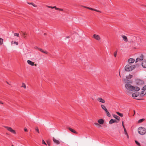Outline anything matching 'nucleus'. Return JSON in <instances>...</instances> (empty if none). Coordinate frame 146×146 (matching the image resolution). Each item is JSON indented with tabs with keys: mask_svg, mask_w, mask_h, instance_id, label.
<instances>
[{
	"mask_svg": "<svg viewBox=\"0 0 146 146\" xmlns=\"http://www.w3.org/2000/svg\"><path fill=\"white\" fill-rule=\"evenodd\" d=\"M125 87L127 90L129 91H137L140 90V88L139 87L132 86L129 84H126Z\"/></svg>",
	"mask_w": 146,
	"mask_h": 146,
	"instance_id": "obj_1",
	"label": "nucleus"
},
{
	"mask_svg": "<svg viewBox=\"0 0 146 146\" xmlns=\"http://www.w3.org/2000/svg\"><path fill=\"white\" fill-rule=\"evenodd\" d=\"M135 68V66L132 64H127L125 67V70L127 72L131 71Z\"/></svg>",
	"mask_w": 146,
	"mask_h": 146,
	"instance_id": "obj_2",
	"label": "nucleus"
},
{
	"mask_svg": "<svg viewBox=\"0 0 146 146\" xmlns=\"http://www.w3.org/2000/svg\"><path fill=\"white\" fill-rule=\"evenodd\" d=\"M138 132L141 135H143L146 133V129L143 127H141L138 129Z\"/></svg>",
	"mask_w": 146,
	"mask_h": 146,
	"instance_id": "obj_3",
	"label": "nucleus"
},
{
	"mask_svg": "<svg viewBox=\"0 0 146 146\" xmlns=\"http://www.w3.org/2000/svg\"><path fill=\"white\" fill-rule=\"evenodd\" d=\"M135 82L136 84L138 85H141L144 84V81L141 80L137 79L135 80Z\"/></svg>",
	"mask_w": 146,
	"mask_h": 146,
	"instance_id": "obj_4",
	"label": "nucleus"
},
{
	"mask_svg": "<svg viewBox=\"0 0 146 146\" xmlns=\"http://www.w3.org/2000/svg\"><path fill=\"white\" fill-rule=\"evenodd\" d=\"M5 127L9 131L11 132L14 134H16V133L15 131L13 130L11 127L7 126H5Z\"/></svg>",
	"mask_w": 146,
	"mask_h": 146,
	"instance_id": "obj_5",
	"label": "nucleus"
},
{
	"mask_svg": "<svg viewBox=\"0 0 146 146\" xmlns=\"http://www.w3.org/2000/svg\"><path fill=\"white\" fill-rule=\"evenodd\" d=\"M143 59V56L141 54L139 58H137L135 61V62L136 63L138 61H141Z\"/></svg>",
	"mask_w": 146,
	"mask_h": 146,
	"instance_id": "obj_6",
	"label": "nucleus"
},
{
	"mask_svg": "<svg viewBox=\"0 0 146 146\" xmlns=\"http://www.w3.org/2000/svg\"><path fill=\"white\" fill-rule=\"evenodd\" d=\"M82 7H84V8H87V9H90V10H92V11H96V12H100V13H101V12L98 10H96V9H93V8H90V7H86V6H82Z\"/></svg>",
	"mask_w": 146,
	"mask_h": 146,
	"instance_id": "obj_7",
	"label": "nucleus"
},
{
	"mask_svg": "<svg viewBox=\"0 0 146 146\" xmlns=\"http://www.w3.org/2000/svg\"><path fill=\"white\" fill-rule=\"evenodd\" d=\"M82 7H84V8H87V9H90V10H92V11H96V12H100V13H101V12L98 10H96V9H93V8H90V7H86V6H82Z\"/></svg>",
	"mask_w": 146,
	"mask_h": 146,
	"instance_id": "obj_8",
	"label": "nucleus"
},
{
	"mask_svg": "<svg viewBox=\"0 0 146 146\" xmlns=\"http://www.w3.org/2000/svg\"><path fill=\"white\" fill-rule=\"evenodd\" d=\"M93 37L98 40H100L101 39V38L99 36L97 35H94Z\"/></svg>",
	"mask_w": 146,
	"mask_h": 146,
	"instance_id": "obj_9",
	"label": "nucleus"
},
{
	"mask_svg": "<svg viewBox=\"0 0 146 146\" xmlns=\"http://www.w3.org/2000/svg\"><path fill=\"white\" fill-rule=\"evenodd\" d=\"M135 61V59L133 58H129L127 61L128 64H131L132 63L134 62Z\"/></svg>",
	"mask_w": 146,
	"mask_h": 146,
	"instance_id": "obj_10",
	"label": "nucleus"
},
{
	"mask_svg": "<svg viewBox=\"0 0 146 146\" xmlns=\"http://www.w3.org/2000/svg\"><path fill=\"white\" fill-rule=\"evenodd\" d=\"M97 100L98 101L102 103H104L105 102V100L101 97H98L97 98Z\"/></svg>",
	"mask_w": 146,
	"mask_h": 146,
	"instance_id": "obj_11",
	"label": "nucleus"
},
{
	"mask_svg": "<svg viewBox=\"0 0 146 146\" xmlns=\"http://www.w3.org/2000/svg\"><path fill=\"white\" fill-rule=\"evenodd\" d=\"M142 90H143V91L141 92L140 94V96H143L144 95L146 94V89H143V88H142Z\"/></svg>",
	"mask_w": 146,
	"mask_h": 146,
	"instance_id": "obj_12",
	"label": "nucleus"
},
{
	"mask_svg": "<svg viewBox=\"0 0 146 146\" xmlns=\"http://www.w3.org/2000/svg\"><path fill=\"white\" fill-rule=\"evenodd\" d=\"M139 94V92H136L133 93L132 95V96L133 97H136L138 96Z\"/></svg>",
	"mask_w": 146,
	"mask_h": 146,
	"instance_id": "obj_13",
	"label": "nucleus"
},
{
	"mask_svg": "<svg viewBox=\"0 0 146 146\" xmlns=\"http://www.w3.org/2000/svg\"><path fill=\"white\" fill-rule=\"evenodd\" d=\"M53 140L54 143L57 145H58L60 143L59 141L56 139L54 137L53 138Z\"/></svg>",
	"mask_w": 146,
	"mask_h": 146,
	"instance_id": "obj_14",
	"label": "nucleus"
},
{
	"mask_svg": "<svg viewBox=\"0 0 146 146\" xmlns=\"http://www.w3.org/2000/svg\"><path fill=\"white\" fill-rule=\"evenodd\" d=\"M98 122L99 124L101 125L103 124L104 122V120L102 119H100L98 120Z\"/></svg>",
	"mask_w": 146,
	"mask_h": 146,
	"instance_id": "obj_15",
	"label": "nucleus"
},
{
	"mask_svg": "<svg viewBox=\"0 0 146 146\" xmlns=\"http://www.w3.org/2000/svg\"><path fill=\"white\" fill-rule=\"evenodd\" d=\"M68 129L72 132L76 134H78V133L75 130L73 129H72L69 127H68Z\"/></svg>",
	"mask_w": 146,
	"mask_h": 146,
	"instance_id": "obj_16",
	"label": "nucleus"
},
{
	"mask_svg": "<svg viewBox=\"0 0 146 146\" xmlns=\"http://www.w3.org/2000/svg\"><path fill=\"white\" fill-rule=\"evenodd\" d=\"M142 66L144 68H146V61L144 60L142 64Z\"/></svg>",
	"mask_w": 146,
	"mask_h": 146,
	"instance_id": "obj_17",
	"label": "nucleus"
},
{
	"mask_svg": "<svg viewBox=\"0 0 146 146\" xmlns=\"http://www.w3.org/2000/svg\"><path fill=\"white\" fill-rule=\"evenodd\" d=\"M27 62L28 64L32 66H33L34 65V62H32L30 60H28L27 61Z\"/></svg>",
	"mask_w": 146,
	"mask_h": 146,
	"instance_id": "obj_18",
	"label": "nucleus"
},
{
	"mask_svg": "<svg viewBox=\"0 0 146 146\" xmlns=\"http://www.w3.org/2000/svg\"><path fill=\"white\" fill-rule=\"evenodd\" d=\"M121 37L123 38L124 41L126 42H127L128 39H127V37L126 36H125L124 35H122Z\"/></svg>",
	"mask_w": 146,
	"mask_h": 146,
	"instance_id": "obj_19",
	"label": "nucleus"
},
{
	"mask_svg": "<svg viewBox=\"0 0 146 146\" xmlns=\"http://www.w3.org/2000/svg\"><path fill=\"white\" fill-rule=\"evenodd\" d=\"M37 48V49H38L39 50H40V51H41L42 52H43V53L46 54H47L48 53V52H47L45 51H44L41 48Z\"/></svg>",
	"mask_w": 146,
	"mask_h": 146,
	"instance_id": "obj_20",
	"label": "nucleus"
},
{
	"mask_svg": "<svg viewBox=\"0 0 146 146\" xmlns=\"http://www.w3.org/2000/svg\"><path fill=\"white\" fill-rule=\"evenodd\" d=\"M116 121L115 120H114L112 119H111L110 120V121H109V124H111L114 122H116Z\"/></svg>",
	"mask_w": 146,
	"mask_h": 146,
	"instance_id": "obj_21",
	"label": "nucleus"
},
{
	"mask_svg": "<svg viewBox=\"0 0 146 146\" xmlns=\"http://www.w3.org/2000/svg\"><path fill=\"white\" fill-rule=\"evenodd\" d=\"M53 9H56V10H59V11H63V9H62L57 8L56 7V6L53 7Z\"/></svg>",
	"mask_w": 146,
	"mask_h": 146,
	"instance_id": "obj_22",
	"label": "nucleus"
},
{
	"mask_svg": "<svg viewBox=\"0 0 146 146\" xmlns=\"http://www.w3.org/2000/svg\"><path fill=\"white\" fill-rule=\"evenodd\" d=\"M133 77V75L129 74V75H127L126 76V80H128L129 79Z\"/></svg>",
	"mask_w": 146,
	"mask_h": 146,
	"instance_id": "obj_23",
	"label": "nucleus"
},
{
	"mask_svg": "<svg viewBox=\"0 0 146 146\" xmlns=\"http://www.w3.org/2000/svg\"><path fill=\"white\" fill-rule=\"evenodd\" d=\"M102 108L105 111L107 110L106 106L103 105L102 104L101 105Z\"/></svg>",
	"mask_w": 146,
	"mask_h": 146,
	"instance_id": "obj_24",
	"label": "nucleus"
},
{
	"mask_svg": "<svg viewBox=\"0 0 146 146\" xmlns=\"http://www.w3.org/2000/svg\"><path fill=\"white\" fill-rule=\"evenodd\" d=\"M113 117L114 118H116V119L118 120V121L120 120V118L119 117L117 116V115H113Z\"/></svg>",
	"mask_w": 146,
	"mask_h": 146,
	"instance_id": "obj_25",
	"label": "nucleus"
},
{
	"mask_svg": "<svg viewBox=\"0 0 146 146\" xmlns=\"http://www.w3.org/2000/svg\"><path fill=\"white\" fill-rule=\"evenodd\" d=\"M3 42V39L0 38V45H2Z\"/></svg>",
	"mask_w": 146,
	"mask_h": 146,
	"instance_id": "obj_26",
	"label": "nucleus"
},
{
	"mask_svg": "<svg viewBox=\"0 0 146 146\" xmlns=\"http://www.w3.org/2000/svg\"><path fill=\"white\" fill-rule=\"evenodd\" d=\"M27 3L29 4L32 5H33V6L34 7H37V5L34 4V3H33L28 2Z\"/></svg>",
	"mask_w": 146,
	"mask_h": 146,
	"instance_id": "obj_27",
	"label": "nucleus"
},
{
	"mask_svg": "<svg viewBox=\"0 0 146 146\" xmlns=\"http://www.w3.org/2000/svg\"><path fill=\"white\" fill-rule=\"evenodd\" d=\"M106 112V115H107L108 116V117H110L111 116V115H110V113H109V112L108 111V110H106V111H105Z\"/></svg>",
	"mask_w": 146,
	"mask_h": 146,
	"instance_id": "obj_28",
	"label": "nucleus"
},
{
	"mask_svg": "<svg viewBox=\"0 0 146 146\" xmlns=\"http://www.w3.org/2000/svg\"><path fill=\"white\" fill-rule=\"evenodd\" d=\"M145 120L144 119H142L139 120L138 121V123H141Z\"/></svg>",
	"mask_w": 146,
	"mask_h": 146,
	"instance_id": "obj_29",
	"label": "nucleus"
},
{
	"mask_svg": "<svg viewBox=\"0 0 146 146\" xmlns=\"http://www.w3.org/2000/svg\"><path fill=\"white\" fill-rule=\"evenodd\" d=\"M116 113L121 117H122L123 116V115L122 113H120L119 112H116Z\"/></svg>",
	"mask_w": 146,
	"mask_h": 146,
	"instance_id": "obj_30",
	"label": "nucleus"
},
{
	"mask_svg": "<svg viewBox=\"0 0 146 146\" xmlns=\"http://www.w3.org/2000/svg\"><path fill=\"white\" fill-rule=\"evenodd\" d=\"M94 124L95 125H96L98 127H101V126L100 125V124H99V123H95Z\"/></svg>",
	"mask_w": 146,
	"mask_h": 146,
	"instance_id": "obj_31",
	"label": "nucleus"
},
{
	"mask_svg": "<svg viewBox=\"0 0 146 146\" xmlns=\"http://www.w3.org/2000/svg\"><path fill=\"white\" fill-rule=\"evenodd\" d=\"M21 87H23L25 89L26 88V86L25 84L23 83H22V86Z\"/></svg>",
	"mask_w": 146,
	"mask_h": 146,
	"instance_id": "obj_32",
	"label": "nucleus"
},
{
	"mask_svg": "<svg viewBox=\"0 0 146 146\" xmlns=\"http://www.w3.org/2000/svg\"><path fill=\"white\" fill-rule=\"evenodd\" d=\"M135 142L136 143L138 146H140L141 145L137 141L135 140Z\"/></svg>",
	"mask_w": 146,
	"mask_h": 146,
	"instance_id": "obj_33",
	"label": "nucleus"
},
{
	"mask_svg": "<svg viewBox=\"0 0 146 146\" xmlns=\"http://www.w3.org/2000/svg\"><path fill=\"white\" fill-rule=\"evenodd\" d=\"M35 129L38 132V133H39V130L38 127H36L35 128Z\"/></svg>",
	"mask_w": 146,
	"mask_h": 146,
	"instance_id": "obj_34",
	"label": "nucleus"
},
{
	"mask_svg": "<svg viewBox=\"0 0 146 146\" xmlns=\"http://www.w3.org/2000/svg\"><path fill=\"white\" fill-rule=\"evenodd\" d=\"M14 35L15 36H17L18 37H19V34L17 33H15L14 34Z\"/></svg>",
	"mask_w": 146,
	"mask_h": 146,
	"instance_id": "obj_35",
	"label": "nucleus"
},
{
	"mask_svg": "<svg viewBox=\"0 0 146 146\" xmlns=\"http://www.w3.org/2000/svg\"><path fill=\"white\" fill-rule=\"evenodd\" d=\"M124 132H125V134L126 135H127V131H126V129L125 128H124Z\"/></svg>",
	"mask_w": 146,
	"mask_h": 146,
	"instance_id": "obj_36",
	"label": "nucleus"
},
{
	"mask_svg": "<svg viewBox=\"0 0 146 146\" xmlns=\"http://www.w3.org/2000/svg\"><path fill=\"white\" fill-rule=\"evenodd\" d=\"M117 54V51H115V52H114V56L115 57H116V56Z\"/></svg>",
	"mask_w": 146,
	"mask_h": 146,
	"instance_id": "obj_37",
	"label": "nucleus"
},
{
	"mask_svg": "<svg viewBox=\"0 0 146 146\" xmlns=\"http://www.w3.org/2000/svg\"><path fill=\"white\" fill-rule=\"evenodd\" d=\"M42 143L43 144H45V145H46V143L44 141V140H42Z\"/></svg>",
	"mask_w": 146,
	"mask_h": 146,
	"instance_id": "obj_38",
	"label": "nucleus"
},
{
	"mask_svg": "<svg viewBox=\"0 0 146 146\" xmlns=\"http://www.w3.org/2000/svg\"><path fill=\"white\" fill-rule=\"evenodd\" d=\"M13 44H15L16 45H17L18 44V42L16 41H15L13 42Z\"/></svg>",
	"mask_w": 146,
	"mask_h": 146,
	"instance_id": "obj_39",
	"label": "nucleus"
},
{
	"mask_svg": "<svg viewBox=\"0 0 146 146\" xmlns=\"http://www.w3.org/2000/svg\"><path fill=\"white\" fill-rule=\"evenodd\" d=\"M46 6L47 7H48L49 8L53 9V7L50 6Z\"/></svg>",
	"mask_w": 146,
	"mask_h": 146,
	"instance_id": "obj_40",
	"label": "nucleus"
},
{
	"mask_svg": "<svg viewBox=\"0 0 146 146\" xmlns=\"http://www.w3.org/2000/svg\"><path fill=\"white\" fill-rule=\"evenodd\" d=\"M24 129V131H27L28 130H27V129L26 128V127H25Z\"/></svg>",
	"mask_w": 146,
	"mask_h": 146,
	"instance_id": "obj_41",
	"label": "nucleus"
},
{
	"mask_svg": "<svg viewBox=\"0 0 146 146\" xmlns=\"http://www.w3.org/2000/svg\"><path fill=\"white\" fill-rule=\"evenodd\" d=\"M23 35H24V36H24V38L25 37H26L25 36H24V35H25L26 34V33H25H25H23Z\"/></svg>",
	"mask_w": 146,
	"mask_h": 146,
	"instance_id": "obj_42",
	"label": "nucleus"
},
{
	"mask_svg": "<svg viewBox=\"0 0 146 146\" xmlns=\"http://www.w3.org/2000/svg\"><path fill=\"white\" fill-rule=\"evenodd\" d=\"M143 89H146V86H144L143 87Z\"/></svg>",
	"mask_w": 146,
	"mask_h": 146,
	"instance_id": "obj_43",
	"label": "nucleus"
},
{
	"mask_svg": "<svg viewBox=\"0 0 146 146\" xmlns=\"http://www.w3.org/2000/svg\"><path fill=\"white\" fill-rule=\"evenodd\" d=\"M13 42H14L13 41L11 42V43L12 45L13 44Z\"/></svg>",
	"mask_w": 146,
	"mask_h": 146,
	"instance_id": "obj_44",
	"label": "nucleus"
},
{
	"mask_svg": "<svg viewBox=\"0 0 146 146\" xmlns=\"http://www.w3.org/2000/svg\"><path fill=\"white\" fill-rule=\"evenodd\" d=\"M0 104H3V103L1 101H0Z\"/></svg>",
	"mask_w": 146,
	"mask_h": 146,
	"instance_id": "obj_45",
	"label": "nucleus"
},
{
	"mask_svg": "<svg viewBox=\"0 0 146 146\" xmlns=\"http://www.w3.org/2000/svg\"><path fill=\"white\" fill-rule=\"evenodd\" d=\"M127 136V138H129V136L128 135V134H127V135H126Z\"/></svg>",
	"mask_w": 146,
	"mask_h": 146,
	"instance_id": "obj_46",
	"label": "nucleus"
},
{
	"mask_svg": "<svg viewBox=\"0 0 146 146\" xmlns=\"http://www.w3.org/2000/svg\"><path fill=\"white\" fill-rule=\"evenodd\" d=\"M122 126H123V128L124 129V128H125V127H124V124H123V125H122Z\"/></svg>",
	"mask_w": 146,
	"mask_h": 146,
	"instance_id": "obj_47",
	"label": "nucleus"
},
{
	"mask_svg": "<svg viewBox=\"0 0 146 146\" xmlns=\"http://www.w3.org/2000/svg\"><path fill=\"white\" fill-rule=\"evenodd\" d=\"M6 82L8 84L10 85V84H9V83L8 82Z\"/></svg>",
	"mask_w": 146,
	"mask_h": 146,
	"instance_id": "obj_48",
	"label": "nucleus"
},
{
	"mask_svg": "<svg viewBox=\"0 0 146 146\" xmlns=\"http://www.w3.org/2000/svg\"><path fill=\"white\" fill-rule=\"evenodd\" d=\"M34 65H35V66H36V65H36V64H34Z\"/></svg>",
	"mask_w": 146,
	"mask_h": 146,
	"instance_id": "obj_49",
	"label": "nucleus"
},
{
	"mask_svg": "<svg viewBox=\"0 0 146 146\" xmlns=\"http://www.w3.org/2000/svg\"><path fill=\"white\" fill-rule=\"evenodd\" d=\"M67 38H69V37L68 36H67L66 37Z\"/></svg>",
	"mask_w": 146,
	"mask_h": 146,
	"instance_id": "obj_50",
	"label": "nucleus"
},
{
	"mask_svg": "<svg viewBox=\"0 0 146 146\" xmlns=\"http://www.w3.org/2000/svg\"><path fill=\"white\" fill-rule=\"evenodd\" d=\"M122 125H123V124H124L123 122V121L122 122Z\"/></svg>",
	"mask_w": 146,
	"mask_h": 146,
	"instance_id": "obj_51",
	"label": "nucleus"
},
{
	"mask_svg": "<svg viewBox=\"0 0 146 146\" xmlns=\"http://www.w3.org/2000/svg\"><path fill=\"white\" fill-rule=\"evenodd\" d=\"M119 76H120V72H119Z\"/></svg>",
	"mask_w": 146,
	"mask_h": 146,
	"instance_id": "obj_52",
	"label": "nucleus"
},
{
	"mask_svg": "<svg viewBox=\"0 0 146 146\" xmlns=\"http://www.w3.org/2000/svg\"><path fill=\"white\" fill-rule=\"evenodd\" d=\"M134 114H135V110H134Z\"/></svg>",
	"mask_w": 146,
	"mask_h": 146,
	"instance_id": "obj_53",
	"label": "nucleus"
},
{
	"mask_svg": "<svg viewBox=\"0 0 146 146\" xmlns=\"http://www.w3.org/2000/svg\"><path fill=\"white\" fill-rule=\"evenodd\" d=\"M123 80H124V81H125V79H123Z\"/></svg>",
	"mask_w": 146,
	"mask_h": 146,
	"instance_id": "obj_54",
	"label": "nucleus"
},
{
	"mask_svg": "<svg viewBox=\"0 0 146 146\" xmlns=\"http://www.w3.org/2000/svg\"><path fill=\"white\" fill-rule=\"evenodd\" d=\"M48 145L49 146H50V144H48Z\"/></svg>",
	"mask_w": 146,
	"mask_h": 146,
	"instance_id": "obj_55",
	"label": "nucleus"
},
{
	"mask_svg": "<svg viewBox=\"0 0 146 146\" xmlns=\"http://www.w3.org/2000/svg\"><path fill=\"white\" fill-rule=\"evenodd\" d=\"M37 48H38V47H36V48L37 49Z\"/></svg>",
	"mask_w": 146,
	"mask_h": 146,
	"instance_id": "obj_56",
	"label": "nucleus"
}]
</instances>
